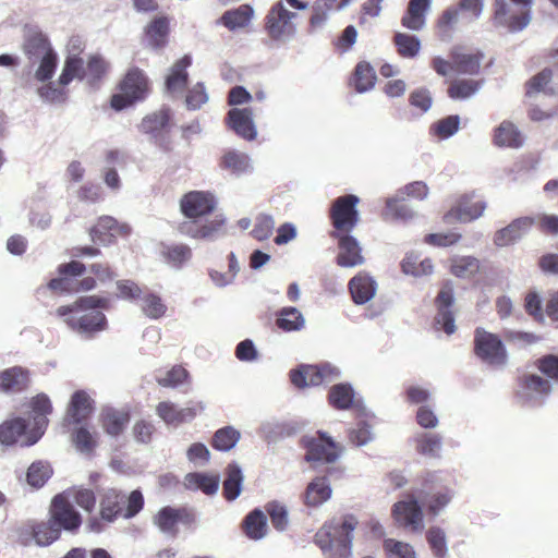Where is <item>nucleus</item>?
I'll use <instances>...</instances> for the list:
<instances>
[{
  "label": "nucleus",
  "mask_w": 558,
  "mask_h": 558,
  "mask_svg": "<svg viewBox=\"0 0 558 558\" xmlns=\"http://www.w3.org/2000/svg\"><path fill=\"white\" fill-rule=\"evenodd\" d=\"M169 32V22L167 17L155 19L146 28V38L154 48L165 45Z\"/></svg>",
  "instance_id": "nucleus-51"
},
{
  "label": "nucleus",
  "mask_w": 558,
  "mask_h": 558,
  "mask_svg": "<svg viewBox=\"0 0 558 558\" xmlns=\"http://www.w3.org/2000/svg\"><path fill=\"white\" fill-rule=\"evenodd\" d=\"M451 59V71L463 75H476L480 72L484 53L476 51L469 52L464 47H453L449 54Z\"/></svg>",
  "instance_id": "nucleus-20"
},
{
  "label": "nucleus",
  "mask_w": 558,
  "mask_h": 558,
  "mask_svg": "<svg viewBox=\"0 0 558 558\" xmlns=\"http://www.w3.org/2000/svg\"><path fill=\"white\" fill-rule=\"evenodd\" d=\"M156 413L167 425L178 426L194 420L197 409L193 407L179 408L173 402L162 401L156 407Z\"/></svg>",
  "instance_id": "nucleus-24"
},
{
  "label": "nucleus",
  "mask_w": 558,
  "mask_h": 558,
  "mask_svg": "<svg viewBox=\"0 0 558 558\" xmlns=\"http://www.w3.org/2000/svg\"><path fill=\"white\" fill-rule=\"evenodd\" d=\"M337 0H316L312 5L310 19L311 31L322 28L328 20L329 13L335 9Z\"/></svg>",
  "instance_id": "nucleus-52"
},
{
  "label": "nucleus",
  "mask_w": 558,
  "mask_h": 558,
  "mask_svg": "<svg viewBox=\"0 0 558 558\" xmlns=\"http://www.w3.org/2000/svg\"><path fill=\"white\" fill-rule=\"evenodd\" d=\"M131 229L128 225H120L111 216H102L98 222L90 229V236L95 243L104 246L112 244L117 236L128 235Z\"/></svg>",
  "instance_id": "nucleus-18"
},
{
  "label": "nucleus",
  "mask_w": 558,
  "mask_h": 558,
  "mask_svg": "<svg viewBox=\"0 0 558 558\" xmlns=\"http://www.w3.org/2000/svg\"><path fill=\"white\" fill-rule=\"evenodd\" d=\"M493 22L511 33L523 31L531 22L532 0H494Z\"/></svg>",
  "instance_id": "nucleus-5"
},
{
  "label": "nucleus",
  "mask_w": 558,
  "mask_h": 558,
  "mask_svg": "<svg viewBox=\"0 0 558 558\" xmlns=\"http://www.w3.org/2000/svg\"><path fill=\"white\" fill-rule=\"evenodd\" d=\"M295 17L296 13L289 11L283 1L276 2L266 15L265 27L267 34L276 41L286 43L290 40L296 32L292 22Z\"/></svg>",
  "instance_id": "nucleus-8"
},
{
  "label": "nucleus",
  "mask_w": 558,
  "mask_h": 558,
  "mask_svg": "<svg viewBox=\"0 0 558 558\" xmlns=\"http://www.w3.org/2000/svg\"><path fill=\"white\" fill-rule=\"evenodd\" d=\"M57 82H52L51 80L43 83L41 86L37 88V95L39 98L48 104H61L65 99V90Z\"/></svg>",
  "instance_id": "nucleus-63"
},
{
  "label": "nucleus",
  "mask_w": 558,
  "mask_h": 558,
  "mask_svg": "<svg viewBox=\"0 0 558 558\" xmlns=\"http://www.w3.org/2000/svg\"><path fill=\"white\" fill-rule=\"evenodd\" d=\"M454 303V289L451 280L442 283L435 299L437 313L434 317L433 327L436 331H444L451 336L456 332V318L451 310Z\"/></svg>",
  "instance_id": "nucleus-9"
},
{
  "label": "nucleus",
  "mask_w": 558,
  "mask_h": 558,
  "mask_svg": "<svg viewBox=\"0 0 558 558\" xmlns=\"http://www.w3.org/2000/svg\"><path fill=\"white\" fill-rule=\"evenodd\" d=\"M26 428V421L21 417L4 422L0 425V442L7 446L13 445L25 434Z\"/></svg>",
  "instance_id": "nucleus-47"
},
{
  "label": "nucleus",
  "mask_w": 558,
  "mask_h": 558,
  "mask_svg": "<svg viewBox=\"0 0 558 558\" xmlns=\"http://www.w3.org/2000/svg\"><path fill=\"white\" fill-rule=\"evenodd\" d=\"M142 313L150 319H159L165 316L167 305L160 295L145 290L138 300Z\"/></svg>",
  "instance_id": "nucleus-35"
},
{
  "label": "nucleus",
  "mask_w": 558,
  "mask_h": 558,
  "mask_svg": "<svg viewBox=\"0 0 558 558\" xmlns=\"http://www.w3.org/2000/svg\"><path fill=\"white\" fill-rule=\"evenodd\" d=\"M52 475V469L49 463L37 461L31 464L27 471V482L33 487H41Z\"/></svg>",
  "instance_id": "nucleus-62"
},
{
  "label": "nucleus",
  "mask_w": 558,
  "mask_h": 558,
  "mask_svg": "<svg viewBox=\"0 0 558 558\" xmlns=\"http://www.w3.org/2000/svg\"><path fill=\"white\" fill-rule=\"evenodd\" d=\"M22 50L28 61L57 53L47 35L38 28L26 31Z\"/></svg>",
  "instance_id": "nucleus-21"
},
{
  "label": "nucleus",
  "mask_w": 558,
  "mask_h": 558,
  "mask_svg": "<svg viewBox=\"0 0 558 558\" xmlns=\"http://www.w3.org/2000/svg\"><path fill=\"white\" fill-rule=\"evenodd\" d=\"M265 511L269 515L271 525L278 532H284L289 527L288 508L278 500L269 501L265 505Z\"/></svg>",
  "instance_id": "nucleus-48"
},
{
  "label": "nucleus",
  "mask_w": 558,
  "mask_h": 558,
  "mask_svg": "<svg viewBox=\"0 0 558 558\" xmlns=\"http://www.w3.org/2000/svg\"><path fill=\"white\" fill-rule=\"evenodd\" d=\"M184 486L192 490H202L206 495H213L218 490L219 477L205 473H189L184 477Z\"/></svg>",
  "instance_id": "nucleus-37"
},
{
  "label": "nucleus",
  "mask_w": 558,
  "mask_h": 558,
  "mask_svg": "<svg viewBox=\"0 0 558 558\" xmlns=\"http://www.w3.org/2000/svg\"><path fill=\"white\" fill-rule=\"evenodd\" d=\"M319 365H300L290 372L291 383L298 388L322 385Z\"/></svg>",
  "instance_id": "nucleus-32"
},
{
  "label": "nucleus",
  "mask_w": 558,
  "mask_h": 558,
  "mask_svg": "<svg viewBox=\"0 0 558 558\" xmlns=\"http://www.w3.org/2000/svg\"><path fill=\"white\" fill-rule=\"evenodd\" d=\"M129 421L128 414L107 409L102 413V422L105 430L111 436H118Z\"/></svg>",
  "instance_id": "nucleus-58"
},
{
  "label": "nucleus",
  "mask_w": 558,
  "mask_h": 558,
  "mask_svg": "<svg viewBox=\"0 0 558 558\" xmlns=\"http://www.w3.org/2000/svg\"><path fill=\"white\" fill-rule=\"evenodd\" d=\"M332 236L338 239L337 264L340 267L352 268L364 264L365 258L362 255V247L354 236L338 232H333Z\"/></svg>",
  "instance_id": "nucleus-19"
},
{
  "label": "nucleus",
  "mask_w": 558,
  "mask_h": 558,
  "mask_svg": "<svg viewBox=\"0 0 558 558\" xmlns=\"http://www.w3.org/2000/svg\"><path fill=\"white\" fill-rule=\"evenodd\" d=\"M392 514L396 522L412 532L418 530V499L414 495L395 504Z\"/></svg>",
  "instance_id": "nucleus-22"
},
{
  "label": "nucleus",
  "mask_w": 558,
  "mask_h": 558,
  "mask_svg": "<svg viewBox=\"0 0 558 558\" xmlns=\"http://www.w3.org/2000/svg\"><path fill=\"white\" fill-rule=\"evenodd\" d=\"M31 407L33 412L34 429L27 436V439L22 442L23 446H32L39 440L48 424L47 415L52 411L50 399L45 393L37 395L33 398Z\"/></svg>",
  "instance_id": "nucleus-17"
},
{
  "label": "nucleus",
  "mask_w": 558,
  "mask_h": 558,
  "mask_svg": "<svg viewBox=\"0 0 558 558\" xmlns=\"http://www.w3.org/2000/svg\"><path fill=\"white\" fill-rule=\"evenodd\" d=\"M160 254L168 266L181 269L191 259L192 250L185 244H163Z\"/></svg>",
  "instance_id": "nucleus-33"
},
{
  "label": "nucleus",
  "mask_w": 558,
  "mask_h": 558,
  "mask_svg": "<svg viewBox=\"0 0 558 558\" xmlns=\"http://www.w3.org/2000/svg\"><path fill=\"white\" fill-rule=\"evenodd\" d=\"M353 514L333 517L315 534V543L327 558H351L353 531L357 526Z\"/></svg>",
  "instance_id": "nucleus-3"
},
{
  "label": "nucleus",
  "mask_w": 558,
  "mask_h": 558,
  "mask_svg": "<svg viewBox=\"0 0 558 558\" xmlns=\"http://www.w3.org/2000/svg\"><path fill=\"white\" fill-rule=\"evenodd\" d=\"M181 518V510L172 507H163L154 518V523L166 534H174L175 526Z\"/></svg>",
  "instance_id": "nucleus-50"
},
{
  "label": "nucleus",
  "mask_w": 558,
  "mask_h": 558,
  "mask_svg": "<svg viewBox=\"0 0 558 558\" xmlns=\"http://www.w3.org/2000/svg\"><path fill=\"white\" fill-rule=\"evenodd\" d=\"M303 441L308 462L332 463L340 456L338 445L325 433L318 432L317 437H304Z\"/></svg>",
  "instance_id": "nucleus-14"
},
{
  "label": "nucleus",
  "mask_w": 558,
  "mask_h": 558,
  "mask_svg": "<svg viewBox=\"0 0 558 558\" xmlns=\"http://www.w3.org/2000/svg\"><path fill=\"white\" fill-rule=\"evenodd\" d=\"M276 324L287 332L300 331L305 327V318L296 307L287 306L278 312Z\"/></svg>",
  "instance_id": "nucleus-36"
},
{
  "label": "nucleus",
  "mask_w": 558,
  "mask_h": 558,
  "mask_svg": "<svg viewBox=\"0 0 558 558\" xmlns=\"http://www.w3.org/2000/svg\"><path fill=\"white\" fill-rule=\"evenodd\" d=\"M444 438L440 434L434 432H421V454L440 459Z\"/></svg>",
  "instance_id": "nucleus-53"
},
{
  "label": "nucleus",
  "mask_w": 558,
  "mask_h": 558,
  "mask_svg": "<svg viewBox=\"0 0 558 558\" xmlns=\"http://www.w3.org/2000/svg\"><path fill=\"white\" fill-rule=\"evenodd\" d=\"M33 536L37 545L47 546L60 536L59 527L51 521L41 522L33 527Z\"/></svg>",
  "instance_id": "nucleus-60"
},
{
  "label": "nucleus",
  "mask_w": 558,
  "mask_h": 558,
  "mask_svg": "<svg viewBox=\"0 0 558 558\" xmlns=\"http://www.w3.org/2000/svg\"><path fill=\"white\" fill-rule=\"evenodd\" d=\"M483 84L484 80H456L450 84L448 95L454 100L468 99L475 95Z\"/></svg>",
  "instance_id": "nucleus-46"
},
{
  "label": "nucleus",
  "mask_w": 558,
  "mask_h": 558,
  "mask_svg": "<svg viewBox=\"0 0 558 558\" xmlns=\"http://www.w3.org/2000/svg\"><path fill=\"white\" fill-rule=\"evenodd\" d=\"M456 492L450 484V477L444 471L427 472L421 483V531L423 515L437 518L452 501Z\"/></svg>",
  "instance_id": "nucleus-4"
},
{
  "label": "nucleus",
  "mask_w": 558,
  "mask_h": 558,
  "mask_svg": "<svg viewBox=\"0 0 558 558\" xmlns=\"http://www.w3.org/2000/svg\"><path fill=\"white\" fill-rule=\"evenodd\" d=\"M28 63L34 70V80L39 83H46L53 77L59 63V57L58 53H54L45 58H38L37 60H31Z\"/></svg>",
  "instance_id": "nucleus-40"
},
{
  "label": "nucleus",
  "mask_w": 558,
  "mask_h": 558,
  "mask_svg": "<svg viewBox=\"0 0 558 558\" xmlns=\"http://www.w3.org/2000/svg\"><path fill=\"white\" fill-rule=\"evenodd\" d=\"M374 432L372 426L365 422H357L355 427L348 430L349 441L355 447H362L374 440Z\"/></svg>",
  "instance_id": "nucleus-64"
},
{
  "label": "nucleus",
  "mask_w": 558,
  "mask_h": 558,
  "mask_svg": "<svg viewBox=\"0 0 558 558\" xmlns=\"http://www.w3.org/2000/svg\"><path fill=\"white\" fill-rule=\"evenodd\" d=\"M459 11L456 7L446 9L437 22L438 35L442 40H449L454 25L459 21Z\"/></svg>",
  "instance_id": "nucleus-61"
},
{
  "label": "nucleus",
  "mask_w": 558,
  "mask_h": 558,
  "mask_svg": "<svg viewBox=\"0 0 558 558\" xmlns=\"http://www.w3.org/2000/svg\"><path fill=\"white\" fill-rule=\"evenodd\" d=\"M215 207L216 201L210 193L202 191L186 193L180 201V208L189 220L179 225V232L193 239L216 238L225 223V219L217 216L202 223L203 217L209 215Z\"/></svg>",
  "instance_id": "nucleus-1"
},
{
  "label": "nucleus",
  "mask_w": 558,
  "mask_h": 558,
  "mask_svg": "<svg viewBox=\"0 0 558 558\" xmlns=\"http://www.w3.org/2000/svg\"><path fill=\"white\" fill-rule=\"evenodd\" d=\"M108 305V299L88 295L80 298L72 305L58 307L57 314L64 317V322L72 330L90 337L107 328V318L100 310L107 308Z\"/></svg>",
  "instance_id": "nucleus-2"
},
{
  "label": "nucleus",
  "mask_w": 558,
  "mask_h": 558,
  "mask_svg": "<svg viewBox=\"0 0 558 558\" xmlns=\"http://www.w3.org/2000/svg\"><path fill=\"white\" fill-rule=\"evenodd\" d=\"M360 198L353 194H347L332 202L330 217L333 227L340 231H351L359 222L356 205Z\"/></svg>",
  "instance_id": "nucleus-11"
},
{
  "label": "nucleus",
  "mask_w": 558,
  "mask_h": 558,
  "mask_svg": "<svg viewBox=\"0 0 558 558\" xmlns=\"http://www.w3.org/2000/svg\"><path fill=\"white\" fill-rule=\"evenodd\" d=\"M480 260L474 256L456 255L450 259V270L458 278H471L478 272Z\"/></svg>",
  "instance_id": "nucleus-44"
},
{
  "label": "nucleus",
  "mask_w": 558,
  "mask_h": 558,
  "mask_svg": "<svg viewBox=\"0 0 558 558\" xmlns=\"http://www.w3.org/2000/svg\"><path fill=\"white\" fill-rule=\"evenodd\" d=\"M493 142L498 147L518 149L524 144V136L510 121H502L494 132Z\"/></svg>",
  "instance_id": "nucleus-26"
},
{
  "label": "nucleus",
  "mask_w": 558,
  "mask_h": 558,
  "mask_svg": "<svg viewBox=\"0 0 558 558\" xmlns=\"http://www.w3.org/2000/svg\"><path fill=\"white\" fill-rule=\"evenodd\" d=\"M125 495L114 488L107 489L100 501V519L90 518L88 527L92 532L99 533L104 531V522L111 523L119 515L123 517V505Z\"/></svg>",
  "instance_id": "nucleus-12"
},
{
  "label": "nucleus",
  "mask_w": 558,
  "mask_h": 558,
  "mask_svg": "<svg viewBox=\"0 0 558 558\" xmlns=\"http://www.w3.org/2000/svg\"><path fill=\"white\" fill-rule=\"evenodd\" d=\"M228 124L244 140L252 141L257 135L253 121V110L251 108L231 109L228 112Z\"/></svg>",
  "instance_id": "nucleus-23"
},
{
  "label": "nucleus",
  "mask_w": 558,
  "mask_h": 558,
  "mask_svg": "<svg viewBox=\"0 0 558 558\" xmlns=\"http://www.w3.org/2000/svg\"><path fill=\"white\" fill-rule=\"evenodd\" d=\"M354 390L350 384H337L329 389V403L337 410H348L354 405Z\"/></svg>",
  "instance_id": "nucleus-39"
},
{
  "label": "nucleus",
  "mask_w": 558,
  "mask_h": 558,
  "mask_svg": "<svg viewBox=\"0 0 558 558\" xmlns=\"http://www.w3.org/2000/svg\"><path fill=\"white\" fill-rule=\"evenodd\" d=\"M191 63L192 59L186 54L172 65L166 80V89L168 93L174 94L183 90L189 77L186 69Z\"/></svg>",
  "instance_id": "nucleus-30"
},
{
  "label": "nucleus",
  "mask_w": 558,
  "mask_h": 558,
  "mask_svg": "<svg viewBox=\"0 0 558 558\" xmlns=\"http://www.w3.org/2000/svg\"><path fill=\"white\" fill-rule=\"evenodd\" d=\"M535 222L536 219L532 216L515 218L509 225L495 232L493 243L497 247L514 245L531 231Z\"/></svg>",
  "instance_id": "nucleus-15"
},
{
  "label": "nucleus",
  "mask_w": 558,
  "mask_h": 558,
  "mask_svg": "<svg viewBox=\"0 0 558 558\" xmlns=\"http://www.w3.org/2000/svg\"><path fill=\"white\" fill-rule=\"evenodd\" d=\"M170 122V110L162 108L157 112L146 116L140 125L143 133L148 134L156 142L163 132H168Z\"/></svg>",
  "instance_id": "nucleus-28"
},
{
  "label": "nucleus",
  "mask_w": 558,
  "mask_h": 558,
  "mask_svg": "<svg viewBox=\"0 0 558 558\" xmlns=\"http://www.w3.org/2000/svg\"><path fill=\"white\" fill-rule=\"evenodd\" d=\"M243 526L248 538L254 541L264 538L268 532L265 512L260 509H254L245 517Z\"/></svg>",
  "instance_id": "nucleus-34"
},
{
  "label": "nucleus",
  "mask_w": 558,
  "mask_h": 558,
  "mask_svg": "<svg viewBox=\"0 0 558 558\" xmlns=\"http://www.w3.org/2000/svg\"><path fill=\"white\" fill-rule=\"evenodd\" d=\"M240 439V433L232 426L218 429L213 437L211 445L216 450L229 451L235 447Z\"/></svg>",
  "instance_id": "nucleus-55"
},
{
  "label": "nucleus",
  "mask_w": 558,
  "mask_h": 558,
  "mask_svg": "<svg viewBox=\"0 0 558 558\" xmlns=\"http://www.w3.org/2000/svg\"><path fill=\"white\" fill-rule=\"evenodd\" d=\"M220 166L235 175H241L252 170L250 157L235 150L227 151L221 158Z\"/></svg>",
  "instance_id": "nucleus-42"
},
{
  "label": "nucleus",
  "mask_w": 558,
  "mask_h": 558,
  "mask_svg": "<svg viewBox=\"0 0 558 558\" xmlns=\"http://www.w3.org/2000/svg\"><path fill=\"white\" fill-rule=\"evenodd\" d=\"M244 475L241 466L236 462H231L226 468V478L223 481L222 490L227 500H235L241 492Z\"/></svg>",
  "instance_id": "nucleus-31"
},
{
  "label": "nucleus",
  "mask_w": 558,
  "mask_h": 558,
  "mask_svg": "<svg viewBox=\"0 0 558 558\" xmlns=\"http://www.w3.org/2000/svg\"><path fill=\"white\" fill-rule=\"evenodd\" d=\"M27 372L22 367H12L0 374V389L2 391H21L27 386Z\"/></svg>",
  "instance_id": "nucleus-41"
},
{
  "label": "nucleus",
  "mask_w": 558,
  "mask_h": 558,
  "mask_svg": "<svg viewBox=\"0 0 558 558\" xmlns=\"http://www.w3.org/2000/svg\"><path fill=\"white\" fill-rule=\"evenodd\" d=\"M474 354L484 364L502 367L507 363V351L502 340L495 333L477 327L474 331Z\"/></svg>",
  "instance_id": "nucleus-6"
},
{
  "label": "nucleus",
  "mask_w": 558,
  "mask_h": 558,
  "mask_svg": "<svg viewBox=\"0 0 558 558\" xmlns=\"http://www.w3.org/2000/svg\"><path fill=\"white\" fill-rule=\"evenodd\" d=\"M349 290L354 303L362 305L375 296L377 282L367 274L360 272L349 281Z\"/></svg>",
  "instance_id": "nucleus-25"
},
{
  "label": "nucleus",
  "mask_w": 558,
  "mask_h": 558,
  "mask_svg": "<svg viewBox=\"0 0 558 558\" xmlns=\"http://www.w3.org/2000/svg\"><path fill=\"white\" fill-rule=\"evenodd\" d=\"M189 379V372L180 366H173L167 372L156 374L157 383L167 388H177Z\"/></svg>",
  "instance_id": "nucleus-59"
},
{
  "label": "nucleus",
  "mask_w": 558,
  "mask_h": 558,
  "mask_svg": "<svg viewBox=\"0 0 558 558\" xmlns=\"http://www.w3.org/2000/svg\"><path fill=\"white\" fill-rule=\"evenodd\" d=\"M92 410V400L85 391H76L71 399L69 413L75 423L84 420Z\"/></svg>",
  "instance_id": "nucleus-56"
},
{
  "label": "nucleus",
  "mask_w": 558,
  "mask_h": 558,
  "mask_svg": "<svg viewBox=\"0 0 558 558\" xmlns=\"http://www.w3.org/2000/svg\"><path fill=\"white\" fill-rule=\"evenodd\" d=\"M553 74L551 69L545 68L537 74L533 75L525 83V95L529 98L536 97L539 94H544L545 96H555L557 94V89L553 85Z\"/></svg>",
  "instance_id": "nucleus-27"
},
{
  "label": "nucleus",
  "mask_w": 558,
  "mask_h": 558,
  "mask_svg": "<svg viewBox=\"0 0 558 558\" xmlns=\"http://www.w3.org/2000/svg\"><path fill=\"white\" fill-rule=\"evenodd\" d=\"M459 128L460 117L458 114H451L433 123L429 132L440 140H447L453 136L459 131Z\"/></svg>",
  "instance_id": "nucleus-57"
},
{
  "label": "nucleus",
  "mask_w": 558,
  "mask_h": 558,
  "mask_svg": "<svg viewBox=\"0 0 558 558\" xmlns=\"http://www.w3.org/2000/svg\"><path fill=\"white\" fill-rule=\"evenodd\" d=\"M376 82V74L373 66L362 61L355 66L352 85L357 93H365L372 89Z\"/></svg>",
  "instance_id": "nucleus-45"
},
{
  "label": "nucleus",
  "mask_w": 558,
  "mask_h": 558,
  "mask_svg": "<svg viewBox=\"0 0 558 558\" xmlns=\"http://www.w3.org/2000/svg\"><path fill=\"white\" fill-rule=\"evenodd\" d=\"M551 392L549 380L536 374H524L520 378L518 398L526 407H539Z\"/></svg>",
  "instance_id": "nucleus-10"
},
{
  "label": "nucleus",
  "mask_w": 558,
  "mask_h": 558,
  "mask_svg": "<svg viewBox=\"0 0 558 558\" xmlns=\"http://www.w3.org/2000/svg\"><path fill=\"white\" fill-rule=\"evenodd\" d=\"M51 521L59 527L65 531L77 530L82 523V518L74 506L63 495H57L51 504Z\"/></svg>",
  "instance_id": "nucleus-16"
},
{
  "label": "nucleus",
  "mask_w": 558,
  "mask_h": 558,
  "mask_svg": "<svg viewBox=\"0 0 558 558\" xmlns=\"http://www.w3.org/2000/svg\"><path fill=\"white\" fill-rule=\"evenodd\" d=\"M425 537L433 555L436 558H445L447 556V537L445 531L441 527H429L425 533Z\"/></svg>",
  "instance_id": "nucleus-54"
},
{
  "label": "nucleus",
  "mask_w": 558,
  "mask_h": 558,
  "mask_svg": "<svg viewBox=\"0 0 558 558\" xmlns=\"http://www.w3.org/2000/svg\"><path fill=\"white\" fill-rule=\"evenodd\" d=\"M252 16L253 9L247 4H243L238 9L226 11L220 17V22L230 31H234L247 26Z\"/></svg>",
  "instance_id": "nucleus-43"
},
{
  "label": "nucleus",
  "mask_w": 558,
  "mask_h": 558,
  "mask_svg": "<svg viewBox=\"0 0 558 558\" xmlns=\"http://www.w3.org/2000/svg\"><path fill=\"white\" fill-rule=\"evenodd\" d=\"M84 62L75 54H70L64 62L62 72L58 78L61 86L69 85L74 78L84 80Z\"/></svg>",
  "instance_id": "nucleus-49"
},
{
  "label": "nucleus",
  "mask_w": 558,
  "mask_h": 558,
  "mask_svg": "<svg viewBox=\"0 0 558 558\" xmlns=\"http://www.w3.org/2000/svg\"><path fill=\"white\" fill-rule=\"evenodd\" d=\"M48 287L51 290L61 292L89 291L96 287V280L93 277H86L80 281L72 278L60 277L51 279Z\"/></svg>",
  "instance_id": "nucleus-38"
},
{
  "label": "nucleus",
  "mask_w": 558,
  "mask_h": 558,
  "mask_svg": "<svg viewBox=\"0 0 558 558\" xmlns=\"http://www.w3.org/2000/svg\"><path fill=\"white\" fill-rule=\"evenodd\" d=\"M331 487L328 480L316 477L308 483L304 493V504L308 507H318L330 499Z\"/></svg>",
  "instance_id": "nucleus-29"
},
{
  "label": "nucleus",
  "mask_w": 558,
  "mask_h": 558,
  "mask_svg": "<svg viewBox=\"0 0 558 558\" xmlns=\"http://www.w3.org/2000/svg\"><path fill=\"white\" fill-rule=\"evenodd\" d=\"M473 198L474 194L460 196L456 205L444 215V222L447 225L468 223L482 217L486 209V203L484 201L474 202Z\"/></svg>",
  "instance_id": "nucleus-13"
},
{
  "label": "nucleus",
  "mask_w": 558,
  "mask_h": 558,
  "mask_svg": "<svg viewBox=\"0 0 558 558\" xmlns=\"http://www.w3.org/2000/svg\"><path fill=\"white\" fill-rule=\"evenodd\" d=\"M148 94V80L138 69L130 70L120 84V93L111 98V107L123 110L136 101L143 100Z\"/></svg>",
  "instance_id": "nucleus-7"
}]
</instances>
